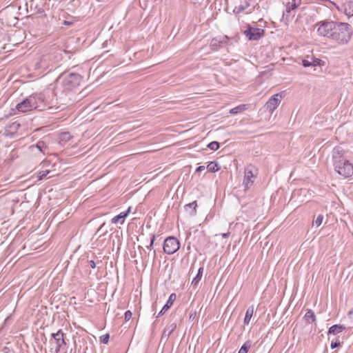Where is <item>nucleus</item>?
<instances>
[{
	"label": "nucleus",
	"mask_w": 353,
	"mask_h": 353,
	"mask_svg": "<svg viewBox=\"0 0 353 353\" xmlns=\"http://www.w3.org/2000/svg\"><path fill=\"white\" fill-rule=\"evenodd\" d=\"M352 34L350 26L347 23H336L334 30L331 35V40L339 45L349 42Z\"/></svg>",
	"instance_id": "obj_1"
},
{
	"label": "nucleus",
	"mask_w": 353,
	"mask_h": 353,
	"mask_svg": "<svg viewBox=\"0 0 353 353\" xmlns=\"http://www.w3.org/2000/svg\"><path fill=\"white\" fill-rule=\"evenodd\" d=\"M82 79L83 77L79 74L64 72L59 77L57 82H60L65 91H72L80 85Z\"/></svg>",
	"instance_id": "obj_2"
},
{
	"label": "nucleus",
	"mask_w": 353,
	"mask_h": 353,
	"mask_svg": "<svg viewBox=\"0 0 353 353\" xmlns=\"http://www.w3.org/2000/svg\"><path fill=\"white\" fill-rule=\"evenodd\" d=\"M35 101V109L43 110L46 108H50L52 105V93L50 90L35 92L31 94Z\"/></svg>",
	"instance_id": "obj_3"
},
{
	"label": "nucleus",
	"mask_w": 353,
	"mask_h": 353,
	"mask_svg": "<svg viewBox=\"0 0 353 353\" xmlns=\"http://www.w3.org/2000/svg\"><path fill=\"white\" fill-rule=\"evenodd\" d=\"M50 351L54 353H61L65 351V346L66 345L64 334L59 330L56 333L51 334V339L49 341Z\"/></svg>",
	"instance_id": "obj_4"
},
{
	"label": "nucleus",
	"mask_w": 353,
	"mask_h": 353,
	"mask_svg": "<svg viewBox=\"0 0 353 353\" xmlns=\"http://www.w3.org/2000/svg\"><path fill=\"white\" fill-rule=\"evenodd\" d=\"M336 23L332 21H322L316 23L315 27L317 28L318 35L331 39L330 34H332L334 30Z\"/></svg>",
	"instance_id": "obj_5"
},
{
	"label": "nucleus",
	"mask_w": 353,
	"mask_h": 353,
	"mask_svg": "<svg viewBox=\"0 0 353 353\" xmlns=\"http://www.w3.org/2000/svg\"><path fill=\"white\" fill-rule=\"evenodd\" d=\"M332 163L334 168H340L343 162L350 161L347 157V151L341 146H336L332 152Z\"/></svg>",
	"instance_id": "obj_6"
},
{
	"label": "nucleus",
	"mask_w": 353,
	"mask_h": 353,
	"mask_svg": "<svg viewBox=\"0 0 353 353\" xmlns=\"http://www.w3.org/2000/svg\"><path fill=\"white\" fill-rule=\"evenodd\" d=\"M258 174V170L253 165H248L245 168L243 185L245 190L249 189L254 183Z\"/></svg>",
	"instance_id": "obj_7"
},
{
	"label": "nucleus",
	"mask_w": 353,
	"mask_h": 353,
	"mask_svg": "<svg viewBox=\"0 0 353 353\" xmlns=\"http://www.w3.org/2000/svg\"><path fill=\"white\" fill-rule=\"evenodd\" d=\"M180 248L179 241L174 237L169 236L166 238L163 243V251L168 254H172Z\"/></svg>",
	"instance_id": "obj_8"
},
{
	"label": "nucleus",
	"mask_w": 353,
	"mask_h": 353,
	"mask_svg": "<svg viewBox=\"0 0 353 353\" xmlns=\"http://www.w3.org/2000/svg\"><path fill=\"white\" fill-rule=\"evenodd\" d=\"M31 95L24 99L16 105V110L19 112H26L35 109V101Z\"/></svg>",
	"instance_id": "obj_9"
},
{
	"label": "nucleus",
	"mask_w": 353,
	"mask_h": 353,
	"mask_svg": "<svg viewBox=\"0 0 353 353\" xmlns=\"http://www.w3.org/2000/svg\"><path fill=\"white\" fill-rule=\"evenodd\" d=\"M339 167L340 168H334V170L343 177L348 178L353 174V164L350 161L342 163Z\"/></svg>",
	"instance_id": "obj_10"
},
{
	"label": "nucleus",
	"mask_w": 353,
	"mask_h": 353,
	"mask_svg": "<svg viewBox=\"0 0 353 353\" xmlns=\"http://www.w3.org/2000/svg\"><path fill=\"white\" fill-rule=\"evenodd\" d=\"M282 95L281 93H277L267 101L265 103L266 109L270 112L272 113L274 110L279 106L281 101Z\"/></svg>",
	"instance_id": "obj_11"
},
{
	"label": "nucleus",
	"mask_w": 353,
	"mask_h": 353,
	"mask_svg": "<svg viewBox=\"0 0 353 353\" xmlns=\"http://www.w3.org/2000/svg\"><path fill=\"white\" fill-rule=\"evenodd\" d=\"M264 34V30L259 28L250 27L245 31V34L250 40H259Z\"/></svg>",
	"instance_id": "obj_12"
},
{
	"label": "nucleus",
	"mask_w": 353,
	"mask_h": 353,
	"mask_svg": "<svg viewBox=\"0 0 353 353\" xmlns=\"http://www.w3.org/2000/svg\"><path fill=\"white\" fill-rule=\"evenodd\" d=\"M228 41L229 37L228 36H219L212 39L210 46L212 50L216 51L228 43Z\"/></svg>",
	"instance_id": "obj_13"
},
{
	"label": "nucleus",
	"mask_w": 353,
	"mask_h": 353,
	"mask_svg": "<svg viewBox=\"0 0 353 353\" xmlns=\"http://www.w3.org/2000/svg\"><path fill=\"white\" fill-rule=\"evenodd\" d=\"M301 4V0H292L288 2L285 6V12L283 14V17H286L288 19V17L291 14V12L296 10Z\"/></svg>",
	"instance_id": "obj_14"
},
{
	"label": "nucleus",
	"mask_w": 353,
	"mask_h": 353,
	"mask_svg": "<svg viewBox=\"0 0 353 353\" xmlns=\"http://www.w3.org/2000/svg\"><path fill=\"white\" fill-rule=\"evenodd\" d=\"M176 323H172L171 324L168 325L163 330L161 341H165L166 342L170 334L176 330Z\"/></svg>",
	"instance_id": "obj_15"
},
{
	"label": "nucleus",
	"mask_w": 353,
	"mask_h": 353,
	"mask_svg": "<svg viewBox=\"0 0 353 353\" xmlns=\"http://www.w3.org/2000/svg\"><path fill=\"white\" fill-rule=\"evenodd\" d=\"M176 294L172 293L170 295L168 300L167 301V303L163 307L160 312L159 313L157 317H159L160 315H162L164 312H165L168 309L170 308V307L172 305L174 301L176 300Z\"/></svg>",
	"instance_id": "obj_16"
},
{
	"label": "nucleus",
	"mask_w": 353,
	"mask_h": 353,
	"mask_svg": "<svg viewBox=\"0 0 353 353\" xmlns=\"http://www.w3.org/2000/svg\"><path fill=\"white\" fill-rule=\"evenodd\" d=\"M130 210H131V208L129 207L128 209L125 212H122L119 214H118V215L115 216L114 217H113L112 219V221H111L112 223H114V224H116L117 223H123L124 222L125 218L130 213Z\"/></svg>",
	"instance_id": "obj_17"
},
{
	"label": "nucleus",
	"mask_w": 353,
	"mask_h": 353,
	"mask_svg": "<svg viewBox=\"0 0 353 353\" xmlns=\"http://www.w3.org/2000/svg\"><path fill=\"white\" fill-rule=\"evenodd\" d=\"M254 311V307L253 305L249 307L247 309L246 312H245V318H244V320H243V323H244L245 325H248L249 324V323L250 321V319H251V318L253 316Z\"/></svg>",
	"instance_id": "obj_18"
},
{
	"label": "nucleus",
	"mask_w": 353,
	"mask_h": 353,
	"mask_svg": "<svg viewBox=\"0 0 353 353\" xmlns=\"http://www.w3.org/2000/svg\"><path fill=\"white\" fill-rule=\"evenodd\" d=\"M345 329V327L343 325H334L329 328L328 334H336Z\"/></svg>",
	"instance_id": "obj_19"
},
{
	"label": "nucleus",
	"mask_w": 353,
	"mask_h": 353,
	"mask_svg": "<svg viewBox=\"0 0 353 353\" xmlns=\"http://www.w3.org/2000/svg\"><path fill=\"white\" fill-rule=\"evenodd\" d=\"M304 319L308 323L314 322L316 321L314 312L312 310H307L304 316Z\"/></svg>",
	"instance_id": "obj_20"
},
{
	"label": "nucleus",
	"mask_w": 353,
	"mask_h": 353,
	"mask_svg": "<svg viewBox=\"0 0 353 353\" xmlns=\"http://www.w3.org/2000/svg\"><path fill=\"white\" fill-rule=\"evenodd\" d=\"M197 206V203L196 201L192 202V203H190L187 205H185V210L188 211L189 209L191 210V211L190 212V214L191 216H194L196 213V208Z\"/></svg>",
	"instance_id": "obj_21"
},
{
	"label": "nucleus",
	"mask_w": 353,
	"mask_h": 353,
	"mask_svg": "<svg viewBox=\"0 0 353 353\" xmlns=\"http://www.w3.org/2000/svg\"><path fill=\"white\" fill-rule=\"evenodd\" d=\"M247 110V105L245 104L239 105L238 106H236L234 108H232L230 110V113L231 114H236L238 113L242 112Z\"/></svg>",
	"instance_id": "obj_22"
},
{
	"label": "nucleus",
	"mask_w": 353,
	"mask_h": 353,
	"mask_svg": "<svg viewBox=\"0 0 353 353\" xmlns=\"http://www.w3.org/2000/svg\"><path fill=\"white\" fill-rule=\"evenodd\" d=\"M50 59L49 55H43L41 57L40 61L38 63L39 68H46L48 67L47 61Z\"/></svg>",
	"instance_id": "obj_23"
},
{
	"label": "nucleus",
	"mask_w": 353,
	"mask_h": 353,
	"mask_svg": "<svg viewBox=\"0 0 353 353\" xmlns=\"http://www.w3.org/2000/svg\"><path fill=\"white\" fill-rule=\"evenodd\" d=\"M206 168L208 171L212 172H216L220 170V166L214 161L210 162Z\"/></svg>",
	"instance_id": "obj_24"
},
{
	"label": "nucleus",
	"mask_w": 353,
	"mask_h": 353,
	"mask_svg": "<svg viewBox=\"0 0 353 353\" xmlns=\"http://www.w3.org/2000/svg\"><path fill=\"white\" fill-rule=\"evenodd\" d=\"M203 274V268H200L198 270L196 276L193 279L192 285L196 286L199 282L201 281Z\"/></svg>",
	"instance_id": "obj_25"
},
{
	"label": "nucleus",
	"mask_w": 353,
	"mask_h": 353,
	"mask_svg": "<svg viewBox=\"0 0 353 353\" xmlns=\"http://www.w3.org/2000/svg\"><path fill=\"white\" fill-rule=\"evenodd\" d=\"M71 134L68 132H64L60 134V142H68L72 139Z\"/></svg>",
	"instance_id": "obj_26"
},
{
	"label": "nucleus",
	"mask_w": 353,
	"mask_h": 353,
	"mask_svg": "<svg viewBox=\"0 0 353 353\" xmlns=\"http://www.w3.org/2000/svg\"><path fill=\"white\" fill-rule=\"evenodd\" d=\"M251 347L249 341L245 342L241 347L238 353H247Z\"/></svg>",
	"instance_id": "obj_27"
},
{
	"label": "nucleus",
	"mask_w": 353,
	"mask_h": 353,
	"mask_svg": "<svg viewBox=\"0 0 353 353\" xmlns=\"http://www.w3.org/2000/svg\"><path fill=\"white\" fill-rule=\"evenodd\" d=\"M220 147V144L217 141H212L208 145V148H210L211 150L216 151Z\"/></svg>",
	"instance_id": "obj_28"
},
{
	"label": "nucleus",
	"mask_w": 353,
	"mask_h": 353,
	"mask_svg": "<svg viewBox=\"0 0 353 353\" xmlns=\"http://www.w3.org/2000/svg\"><path fill=\"white\" fill-rule=\"evenodd\" d=\"M36 148L41 152L44 153V150L47 148V145L44 141H40L36 144Z\"/></svg>",
	"instance_id": "obj_29"
},
{
	"label": "nucleus",
	"mask_w": 353,
	"mask_h": 353,
	"mask_svg": "<svg viewBox=\"0 0 353 353\" xmlns=\"http://www.w3.org/2000/svg\"><path fill=\"white\" fill-rule=\"evenodd\" d=\"M312 66H321L325 64V61L320 59L312 58Z\"/></svg>",
	"instance_id": "obj_30"
},
{
	"label": "nucleus",
	"mask_w": 353,
	"mask_h": 353,
	"mask_svg": "<svg viewBox=\"0 0 353 353\" xmlns=\"http://www.w3.org/2000/svg\"><path fill=\"white\" fill-rule=\"evenodd\" d=\"M50 173V170H42V171H40L38 174V178H39V180H42L43 179H44L48 174Z\"/></svg>",
	"instance_id": "obj_31"
},
{
	"label": "nucleus",
	"mask_w": 353,
	"mask_h": 353,
	"mask_svg": "<svg viewBox=\"0 0 353 353\" xmlns=\"http://www.w3.org/2000/svg\"><path fill=\"white\" fill-rule=\"evenodd\" d=\"M323 220V216L322 214H319L316 217V220L314 221V224H315V225L316 227H319L321 225Z\"/></svg>",
	"instance_id": "obj_32"
},
{
	"label": "nucleus",
	"mask_w": 353,
	"mask_h": 353,
	"mask_svg": "<svg viewBox=\"0 0 353 353\" xmlns=\"http://www.w3.org/2000/svg\"><path fill=\"white\" fill-rule=\"evenodd\" d=\"M109 338L110 336L108 334L102 335L101 336H100V342L103 344H107L108 343Z\"/></svg>",
	"instance_id": "obj_33"
},
{
	"label": "nucleus",
	"mask_w": 353,
	"mask_h": 353,
	"mask_svg": "<svg viewBox=\"0 0 353 353\" xmlns=\"http://www.w3.org/2000/svg\"><path fill=\"white\" fill-rule=\"evenodd\" d=\"M155 239H156V236L154 234H151L150 245L147 246L148 249H149L150 250L153 249L154 242Z\"/></svg>",
	"instance_id": "obj_34"
},
{
	"label": "nucleus",
	"mask_w": 353,
	"mask_h": 353,
	"mask_svg": "<svg viewBox=\"0 0 353 353\" xmlns=\"http://www.w3.org/2000/svg\"><path fill=\"white\" fill-rule=\"evenodd\" d=\"M132 313L130 310L126 311L124 314L125 321H129L132 318Z\"/></svg>",
	"instance_id": "obj_35"
},
{
	"label": "nucleus",
	"mask_w": 353,
	"mask_h": 353,
	"mask_svg": "<svg viewBox=\"0 0 353 353\" xmlns=\"http://www.w3.org/2000/svg\"><path fill=\"white\" fill-rule=\"evenodd\" d=\"M302 64L304 67H310V66H312V61H310L307 59H303V61H302Z\"/></svg>",
	"instance_id": "obj_36"
},
{
	"label": "nucleus",
	"mask_w": 353,
	"mask_h": 353,
	"mask_svg": "<svg viewBox=\"0 0 353 353\" xmlns=\"http://www.w3.org/2000/svg\"><path fill=\"white\" fill-rule=\"evenodd\" d=\"M341 345V343L339 341H332L331 344H330V347L332 349H334V348H336L338 347H339Z\"/></svg>",
	"instance_id": "obj_37"
},
{
	"label": "nucleus",
	"mask_w": 353,
	"mask_h": 353,
	"mask_svg": "<svg viewBox=\"0 0 353 353\" xmlns=\"http://www.w3.org/2000/svg\"><path fill=\"white\" fill-rule=\"evenodd\" d=\"M349 13L352 15H353V1L350 2L349 3Z\"/></svg>",
	"instance_id": "obj_38"
},
{
	"label": "nucleus",
	"mask_w": 353,
	"mask_h": 353,
	"mask_svg": "<svg viewBox=\"0 0 353 353\" xmlns=\"http://www.w3.org/2000/svg\"><path fill=\"white\" fill-rule=\"evenodd\" d=\"M348 317L353 323V309L348 312Z\"/></svg>",
	"instance_id": "obj_39"
},
{
	"label": "nucleus",
	"mask_w": 353,
	"mask_h": 353,
	"mask_svg": "<svg viewBox=\"0 0 353 353\" xmlns=\"http://www.w3.org/2000/svg\"><path fill=\"white\" fill-rule=\"evenodd\" d=\"M205 170V166L203 165H201V166H199L196 170V172H200L201 171H203Z\"/></svg>",
	"instance_id": "obj_40"
},
{
	"label": "nucleus",
	"mask_w": 353,
	"mask_h": 353,
	"mask_svg": "<svg viewBox=\"0 0 353 353\" xmlns=\"http://www.w3.org/2000/svg\"><path fill=\"white\" fill-rule=\"evenodd\" d=\"M90 267L94 269L96 268V263L93 260L90 261L89 262Z\"/></svg>",
	"instance_id": "obj_41"
},
{
	"label": "nucleus",
	"mask_w": 353,
	"mask_h": 353,
	"mask_svg": "<svg viewBox=\"0 0 353 353\" xmlns=\"http://www.w3.org/2000/svg\"><path fill=\"white\" fill-rule=\"evenodd\" d=\"M229 235H230V232H227V233H223V234H221V236H222V237H223V238H227V237H228V236H229Z\"/></svg>",
	"instance_id": "obj_42"
},
{
	"label": "nucleus",
	"mask_w": 353,
	"mask_h": 353,
	"mask_svg": "<svg viewBox=\"0 0 353 353\" xmlns=\"http://www.w3.org/2000/svg\"><path fill=\"white\" fill-rule=\"evenodd\" d=\"M104 225H105V223L102 224L101 225V227L99 228V231L103 229V228L104 227Z\"/></svg>",
	"instance_id": "obj_43"
},
{
	"label": "nucleus",
	"mask_w": 353,
	"mask_h": 353,
	"mask_svg": "<svg viewBox=\"0 0 353 353\" xmlns=\"http://www.w3.org/2000/svg\"><path fill=\"white\" fill-rule=\"evenodd\" d=\"M245 9V7H241V8H240V10H244Z\"/></svg>",
	"instance_id": "obj_44"
},
{
	"label": "nucleus",
	"mask_w": 353,
	"mask_h": 353,
	"mask_svg": "<svg viewBox=\"0 0 353 353\" xmlns=\"http://www.w3.org/2000/svg\"><path fill=\"white\" fill-rule=\"evenodd\" d=\"M155 255H156V252L154 251V256H155Z\"/></svg>",
	"instance_id": "obj_45"
}]
</instances>
